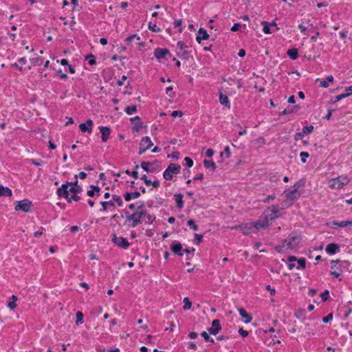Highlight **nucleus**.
<instances>
[{
	"instance_id": "obj_1",
	"label": "nucleus",
	"mask_w": 352,
	"mask_h": 352,
	"mask_svg": "<svg viewBox=\"0 0 352 352\" xmlns=\"http://www.w3.org/2000/svg\"><path fill=\"white\" fill-rule=\"evenodd\" d=\"M126 217V223L127 226L131 228H135L139 223L142 222L144 215H146V210L143 202L138 206V210L131 214L128 211L124 212Z\"/></svg>"
},
{
	"instance_id": "obj_2",
	"label": "nucleus",
	"mask_w": 352,
	"mask_h": 352,
	"mask_svg": "<svg viewBox=\"0 0 352 352\" xmlns=\"http://www.w3.org/2000/svg\"><path fill=\"white\" fill-rule=\"evenodd\" d=\"M301 238L297 233H291L287 239L275 248L276 250L278 252H283L285 250H292L297 247L299 244Z\"/></svg>"
},
{
	"instance_id": "obj_3",
	"label": "nucleus",
	"mask_w": 352,
	"mask_h": 352,
	"mask_svg": "<svg viewBox=\"0 0 352 352\" xmlns=\"http://www.w3.org/2000/svg\"><path fill=\"white\" fill-rule=\"evenodd\" d=\"M72 182H67L65 184H63L60 188L57 189L56 194L59 197L65 198L67 202L72 203V201H78L80 199V197L78 195V194H74L70 196L68 187L72 184Z\"/></svg>"
},
{
	"instance_id": "obj_4",
	"label": "nucleus",
	"mask_w": 352,
	"mask_h": 352,
	"mask_svg": "<svg viewBox=\"0 0 352 352\" xmlns=\"http://www.w3.org/2000/svg\"><path fill=\"white\" fill-rule=\"evenodd\" d=\"M267 227V221H261V219L255 221L243 224L239 226L242 232L248 235L252 232H256L261 228H265Z\"/></svg>"
},
{
	"instance_id": "obj_5",
	"label": "nucleus",
	"mask_w": 352,
	"mask_h": 352,
	"mask_svg": "<svg viewBox=\"0 0 352 352\" xmlns=\"http://www.w3.org/2000/svg\"><path fill=\"white\" fill-rule=\"evenodd\" d=\"M331 274L334 278L339 277L343 272L344 270H349V267L350 266L351 263L348 261H340L338 259L337 260H332L331 261Z\"/></svg>"
},
{
	"instance_id": "obj_6",
	"label": "nucleus",
	"mask_w": 352,
	"mask_h": 352,
	"mask_svg": "<svg viewBox=\"0 0 352 352\" xmlns=\"http://www.w3.org/2000/svg\"><path fill=\"white\" fill-rule=\"evenodd\" d=\"M181 166L179 164L170 163L163 173V177L166 180H171L173 175L180 173Z\"/></svg>"
},
{
	"instance_id": "obj_7",
	"label": "nucleus",
	"mask_w": 352,
	"mask_h": 352,
	"mask_svg": "<svg viewBox=\"0 0 352 352\" xmlns=\"http://www.w3.org/2000/svg\"><path fill=\"white\" fill-rule=\"evenodd\" d=\"M278 206H272L271 208H269L264 212V219H261V221H267V227L268 226V221H273L278 217L277 214L278 213Z\"/></svg>"
},
{
	"instance_id": "obj_8",
	"label": "nucleus",
	"mask_w": 352,
	"mask_h": 352,
	"mask_svg": "<svg viewBox=\"0 0 352 352\" xmlns=\"http://www.w3.org/2000/svg\"><path fill=\"white\" fill-rule=\"evenodd\" d=\"M160 162L158 160L153 162H142L141 163L142 168L148 173H155L160 168Z\"/></svg>"
},
{
	"instance_id": "obj_9",
	"label": "nucleus",
	"mask_w": 352,
	"mask_h": 352,
	"mask_svg": "<svg viewBox=\"0 0 352 352\" xmlns=\"http://www.w3.org/2000/svg\"><path fill=\"white\" fill-rule=\"evenodd\" d=\"M32 206V202L28 199L22 201H19L14 207L16 211H23L24 212H29Z\"/></svg>"
},
{
	"instance_id": "obj_10",
	"label": "nucleus",
	"mask_w": 352,
	"mask_h": 352,
	"mask_svg": "<svg viewBox=\"0 0 352 352\" xmlns=\"http://www.w3.org/2000/svg\"><path fill=\"white\" fill-rule=\"evenodd\" d=\"M348 183L349 179L346 177L339 176L337 178L332 179L330 187L335 189H340Z\"/></svg>"
},
{
	"instance_id": "obj_11",
	"label": "nucleus",
	"mask_w": 352,
	"mask_h": 352,
	"mask_svg": "<svg viewBox=\"0 0 352 352\" xmlns=\"http://www.w3.org/2000/svg\"><path fill=\"white\" fill-rule=\"evenodd\" d=\"M112 241L118 247L123 249H126L129 246V243L126 238L117 236L116 234L113 235Z\"/></svg>"
},
{
	"instance_id": "obj_12",
	"label": "nucleus",
	"mask_w": 352,
	"mask_h": 352,
	"mask_svg": "<svg viewBox=\"0 0 352 352\" xmlns=\"http://www.w3.org/2000/svg\"><path fill=\"white\" fill-rule=\"evenodd\" d=\"M300 186V182H298L294 185V189L286 193V197L288 199L295 200L300 196V192L298 190V188Z\"/></svg>"
},
{
	"instance_id": "obj_13",
	"label": "nucleus",
	"mask_w": 352,
	"mask_h": 352,
	"mask_svg": "<svg viewBox=\"0 0 352 352\" xmlns=\"http://www.w3.org/2000/svg\"><path fill=\"white\" fill-rule=\"evenodd\" d=\"M167 55H169L170 56L169 50L166 48L157 47L154 51V56L159 60L162 58L167 60Z\"/></svg>"
},
{
	"instance_id": "obj_14",
	"label": "nucleus",
	"mask_w": 352,
	"mask_h": 352,
	"mask_svg": "<svg viewBox=\"0 0 352 352\" xmlns=\"http://www.w3.org/2000/svg\"><path fill=\"white\" fill-rule=\"evenodd\" d=\"M170 250L175 254L179 256H182L184 254V249L182 248V245L177 241H174L172 242L170 245Z\"/></svg>"
},
{
	"instance_id": "obj_15",
	"label": "nucleus",
	"mask_w": 352,
	"mask_h": 352,
	"mask_svg": "<svg viewBox=\"0 0 352 352\" xmlns=\"http://www.w3.org/2000/svg\"><path fill=\"white\" fill-rule=\"evenodd\" d=\"M221 329L220 321L217 319L214 320L212 322V327L208 329L209 333L217 335Z\"/></svg>"
},
{
	"instance_id": "obj_16",
	"label": "nucleus",
	"mask_w": 352,
	"mask_h": 352,
	"mask_svg": "<svg viewBox=\"0 0 352 352\" xmlns=\"http://www.w3.org/2000/svg\"><path fill=\"white\" fill-rule=\"evenodd\" d=\"M93 121L91 119H88L85 123L83 122L79 125V129L83 133H91L92 131L91 126H93Z\"/></svg>"
},
{
	"instance_id": "obj_17",
	"label": "nucleus",
	"mask_w": 352,
	"mask_h": 352,
	"mask_svg": "<svg viewBox=\"0 0 352 352\" xmlns=\"http://www.w3.org/2000/svg\"><path fill=\"white\" fill-rule=\"evenodd\" d=\"M208 38L209 34L207 31L204 28H200L196 36L197 41L200 43L202 40H207Z\"/></svg>"
},
{
	"instance_id": "obj_18",
	"label": "nucleus",
	"mask_w": 352,
	"mask_h": 352,
	"mask_svg": "<svg viewBox=\"0 0 352 352\" xmlns=\"http://www.w3.org/2000/svg\"><path fill=\"white\" fill-rule=\"evenodd\" d=\"M78 179H76L74 182H72V184L68 187L69 192L74 194H78L82 191V188L78 184Z\"/></svg>"
},
{
	"instance_id": "obj_19",
	"label": "nucleus",
	"mask_w": 352,
	"mask_h": 352,
	"mask_svg": "<svg viewBox=\"0 0 352 352\" xmlns=\"http://www.w3.org/2000/svg\"><path fill=\"white\" fill-rule=\"evenodd\" d=\"M327 253L329 254H334L340 250V245L337 243H329L325 249Z\"/></svg>"
},
{
	"instance_id": "obj_20",
	"label": "nucleus",
	"mask_w": 352,
	"mask_h": 352,
	"mask_svg": "<svg viewBox=\"0 0 352 352\" xmlns=\"http://www.w3.org/2000/svg\"><path fill=\"white\" fill-rule=\"evenodd\" d=\"M331 226L333 228H344L347 226L352 227V221H332Z\"/></svg>"
},
{
	"instance_id": "obj_21",
	"label": "nucleus",
	"mask_w": 352,
	"mask_h": 352,
	"mask_svg": "<svg viewBox=\"0 0 352 352\" xmlns=\"http://www.w3.org/2000/svg\"><path fill=\"white\" fill-rule=\"evenodd\" d=\"M238 311H239V313L240 316L243 318L245 319L244 323L248 324V323L251 322V321L252 320V317L251 316V315L248 314L244 309L240 308V309H238Z\"/></svg>"
},
{
	"instance_id": "obj_22",
	"label": "nucleus",
	"mask_w": 352,
	"mask_h": 352,
	"mask_svg": "<svg viewBox=\"0 0 352 352\" xmlns=\"http://www.w3.org/2000/svg\"><path fill=\"white\" fill-rule=\"evenodd\" d=\"M130 120L132 123H134L135 121H137V123H135L133 127V130L135 131H139L142 128L143 123L140 121V118L139 116L131 118Z\"/></svg>"
},
{
	"instance_id": "obj_23",
	"label": "nucleus",
	"mask_w": 352,
	"mask_h": 352,
	"mask_svg": "<svg viewBox=\"0 0 352 352\" xmlns=\"http://www.w3.org/2000/svg\"><path fill=\"white\" fill-rule=\"evenodd\" d=\"M100 131L102 133V142H107V139L109 138V136L111 133L110 128L107 126H100Z\"/></svg>"
},
{
	"instance_id": "obj_24",
	"label": "nucleus",
	"mask_w": 352,
	"mask_h": 352,
	"mask_svg": "<svg viewBox=\"0 0 352 352\" xmlns=\"http://www.w3.org/2000/svg\"><path fill=\"white\" fill-rule=\"evenodd\" d=\"M174 199L178 208L182 209L184 207L183 195L177 193L174 195Z\"/></svg>"
},
{
	"instance_id": "obj_25",
	"label": "nucleus",
	"mask_w": 352,
	"mask_h": 352,
	"mask_svg": "<svg viewBox=\"0 0 352 352\" xmlns=\"http://www.w3.org/2000/svg\"><path fill=\"white\" fill-rule=\"evenodd\" d=\"M351 95H352L351 93H344V94L338 95V96H335L334 98H332L329 100V104H334V103L341 100L342 99H344L345 98L350 96Z\"/></svg>"
},
{
	"instance_id": "obj_26",
	"label": "nucleus",
	"mask_w": 352,
	"mask_h": 352,
	"mask_svg": "<svg viewBox=\"0 0 352 352\" xmlns=\"http://www.w3.org/2000/svg\"><path fill=\"white\" fill-rule=\"evenodd\" d=\"M12 195V190L8 187L0 186V197L6 196L11 197Z\"/></svg>"
},
{
	"instance_id": "obj_27",
	"label": "nucleus",
	"mask_w": 352,
	"mask_h": 352,
	"mask_svg": "<svg viewBox=\"0 0 352 352\" xmlns=\"http://www.w3.org/2000/svg\"><path fill=\"white\" fill-rule=\"evenodd\" d=\"M140 196V192L135 191L133 192H126L124 195V199L126 201H129L131 199H137Z\"/></svg>"
},
{
	"instance_id": "obj_28",
	"label": "nucleus",
	"mask_w": 352,
	"mask_h": 352,
	"mask_svg": "<svg viewBox=\"0 0 352 352\" xmlns=\"http://www.w3.org/2000/svg\"><path fill=\"white\" fill-rule=\"evenodd\" d=\"M219 101L222 105H224L225 107L228 108L230 107V102L228 100V98L227 97V96L223 94L222 93H220L219 94Z\"/></svg>"
},
{
	"instance_id": "obj_29",
	"label": "nucleus",
	"mask_w": 352,
	"mask_h": 352,
	"mask_svg": "<svg viewBox=\"0 0 352 352\" xmlns=\"http://www.w3.org/2000/svg\"><path fill=\"white\" fill-rule=\"evenodd\" d=\"M140 146H148L149 149L153 146V142L148 136H145L142 138Z\"/></svg>"
},
{
	"instance_id": "obj_30",
	"label": "nucleus",
	"mask_w": 352,
	"mask_h": 352,
	"mask_svg": "<svg viewBox=\"0 0 352 352\" xmlns=\"http://www.w3.org/2000/svg\"><path fill=\"white\" fill-rule=\"evenodd\" d=\"M298 50L296 48H292L287 50V54L292 60H296L298 58Z\"/></svg>"
},
{
	"instance_id": "obj_31",
	"label": "nucleus",
	"mask_w": 352,
	"mask_h": 352,
	"mask_svg": "<svg viewBox=\"0 0 352 352\" xmlns=\"http://www.w3.org/2000/svg\"><path fill=\"white\" fill-rule=\"evenodd\" d=\"M204 165L206 168H210L212 171H214L216 168L215 163L212 160H206L204 161Z\"/></svg>"
},
{
	"instance_id": "obj_32",
	"label": "nucleus",
	"mask_w": 352,
	"mask_h": 352,
	"mask_svg": "<svg viewBox=\"0 0 352 352\" xmlns=\"http://www.w3.org/2000/svg\"><path fill=\"white\" fill-rule=\"evenodd\" d=\"M155 217L151 214H147L146 212V215H144V219L142 221H144L145 223H152L155 220Z\"/></svg>"
},
{
	"instance_id": "obj_33",
	"label": "nucleus",
	"mask_w": 352,
	"mask_h": 352,
	"mask_svg": "<svg viewBox=\"0 0 352 352\" xmlns=\"http://www.w3.org/2000/svg\"><path fill=\"white\" fill-rule=\"evenodd\" d=\"M124 111L128 115H132L133 113H134L137 111V107L135 105L127 106L125 108Z\"/></svg>"
},
{
	"instance_id": "obj_34",
	"label": "nucleus",
	"mask_w": 352,
	"mask_h": 352,
	"mask_svg": "<svg viewBox=\"0 0 352 352\" xmlns=\"http://www.w3.org/2000/svg\"><path fill=\"white\" fill-rule=\"evenodd\" d=\"M100 204H101L102 207L101 210H103V211L107 210V206H113V207L115 206V204H114L113 201H111V200L107 201H102Z\"/></svg>"
},
{
	"instance_id": "obj_35",
	"label": "nucleus",
	"mask_w": 352,
	"mask_h": 352,
	"mask_svg": "<svg viewBox=\"0 0 352 352\" xmlns=\"http://www.w3.org/2000/svg\"><path fill=\"white\" fill-rule=\"evenodd\" d=\"M140 39V36H138V35L136 34H132L129 36H128L126 38V42L127 43V44H131L135 40L137 41H139Z\"/></svg>"
},
{
	"instance_id": "obj_36",
	"label": "nucleus",
	"mask_w": 352,
	"mask_h": 352,
	"mask_svg": "<svg viewBox=\"0 0 352 352\" xmlns=\"http://www.w3.org/2000/svg\"><path fill=\"white\" fill-rule=\"evenodd\" d=\"M298 109H299V107H298L297 106L292 107L290 109H285L284 111H283L281 112V115H286V114L292 113L294 111H298Z\"/></svg>"
},
{
	"instance_id": "obj_37",
	"label": "nucleus",
	"mask_w": 352,
	"mask_h": 352,
	"mask_svg": "<svg viewBox=\"0 0 352 352\" xmlns=\"http://www.w3.org/2000/svg\"><path fill=\"white\" fill-rule=\"evenodd\" d=\"M314 130L312 125L305 126L302 128V133L305 135L310 133Z\"/></svg>"
},
{
	"instance_id": "obj_38",
	"label": "nucleus",
	"mask_w": 352,
	"mask_h": 352,
	"mask_svg": "<svg viewBox=\"0 0 352 352\" xmlns=\"http://www.w3.org/2000/svg\"><path fill=\"white\" fill-rule=\"evenodd\" d=\"M184 310H188L191 308L192 303L190 301L188 298L186 297L184 298Z\"/></svg>"
},
{
	"instance_id": "obj_39",
	"label": "nucleus",
	"mask_w": 352,
	"mask_h": 352,
	"mask_svg": "<svg viewBox=\"0 0 352 352\" xmlns=\"http://www.w3.org/2000/svg\"><path fill=\"white\" fill-rule=\"evenodd\" d=\"M298 266L297 267V269L302 268L304 269L306 266V261L304 258H300L297 260Z\"/></svg>"
},
{
	"instance_id": "obj_40",
	"label": "nucleus",
	"mask_w": 352,
	"mask_h": 352,
	"mask_svg": "<svg viewBox=\"0 0 352 352\" xmlns=\"http://www.w3.org/2000/svg\"><path fill=\"white\" fill-rule=\"evenodd\" d=\"M112 198L113 201H115L119 206H122L123 205V201L120 196L117 195H113Z\"/></svg>"
},
{
	"instance_id": "obj_41",
	"label": "nucleus",
	"mask_w": 352,
	"mask_h": 352,
	"mask_svg": "<svg viewBox=\"0 0 352 352\" xmlns=\"http://www.w3.org/2000/svg\"><path fill=\"white\" fill-rule=\"evenodd\" d=\"M201 336L204 338V340L206 341V342H214V339L210 338V336L208 335V333H207L206 331H203L201 333Z\"/></svg>"
},
{
	"instance_id": "obj_42",
	"label": "nucleus",
	"mask_w": 352,
	"mask_h": 352,
	"mask_svg": "<svg viewBox=\"0 0 352 352\" xmlns=\"http://www.w3.org/2000/svg\"><path fill=\"white\" fill-rule=\"evenodd\" d=\"M187 225L190 226L193 230H197L198 226L195 223V221L192 219H190L187 221Z\"/></svg>"
},
{
	"instance_id": "obj_43",
	"label": "nucleus",
	"mask_w": 352,
	"mask_h": 352,
	"mask_svg": "<svg viewBox=\"0 0 352 352\" xmlns=\"http://www.w3.org/2000/svg\"><path fill=\"white\" fill-rule=\"evenodd\" d=\"M263 23L265 24V25L263 28V31L265 34H270V33H272L274 32V31H271L270 26L269 23H265V22H263Z\"/></svg>"
},
{
	"instance_id": "obj_44",
	"label": "nucleus",
	"mask_w": 352,
	"mask_h": 352,
	"mask_svg": "<svg viewBox=\"0 0 352 352\" xmlns=\"http://www.w3.org/2000/svg\"><path fill=\"white\" fill-rule=\"evenodd\" d=\"M76 323L77 324H78L79 322L80 323H82L83 322L82 320H83L84 316H83V314L82 312L78 311L76 313Z\"/></svg>"
},
{
	"instance_id": "obj_45",
	"label": "nucleus",
	"mask_w": 352,
	"mask_h": 352,
	"mask_svg": "<svg viewBox=\"0 0 352 352\" xmlns=\"http://www.w3.org/2000/svg\"><path fill=\"white\" fill-rule=\"evenodd\" d=\"M86 59L88 60V63L91 65H94L96 64V59L94 55L90 54L86 57Z\"/></svg>"
},
{
	"instance_id": "obj_46",
	"label": "nucleus",
	"mask_w": 352,
	"mask_h": 352,
	"mask_svg": "<svg viewBox=\"0 0 352 352\" xmlns=\"http://www.w3.org/2000/svg\"><path fill=\"white\" fill-rule=\"evenodd\" d=\"M309 156L307 152H301L300 153V157H301V162L302 163H305L307 162V158Z\"/></svg>"
},
{
	"instance_id": "obj_47",
	"label": "nucleus",
	"mask_w": 352,
	"mask_h": 352,
	"mask_svg": "<svg viewBox=\"0 0 352 352\" xmlns=\"http://www.w3.org/2000/svg\"><path fill=\"white\" fill-rule=\"evenodd\" d=\"M320 296L322 298V300L323 302L327 301L329 298V293L328 290H325L324 292H322L320 294Z\"/></svg>"
},
{
	"instance_id": "obj_48",
	"label": "nucleus",
	"mask_w": 352,
	"mask_h": 352,
	"mask_svg": "<svg viewBox=\"0 0 352 352\" xmlns=\"http://www.w3.org/2000/svg\"><path fill=\"white\" fill-rule=\"evenodd\" d=\"M30 161L31 164H32L36 166H42L44 164V162L41 160H36L31 159Z\"/></svg>"
},
{
	"instance_id": "obj_49",
	"label": "nucleus",
	"mask_w": 352,
	"mask_h": 352,
	"mask_svg": "<svg viewBox=\"0 0 352 352\" xmlns=\"http://www.w3.org/2000/svg\"><path fill=\"white\" fill-rule=\"evenodd\" d=\"M125 173L127 174V175H131L133 178L135 179H138V173L137 170H133V171H130L129 170H126L125 171Z\"/></svg>"
},
{
	"instance_id": "obj_50",
	"label": "nucleus",
	"mask_w": 352,
	"mask_h": 352,
	"mask_svg": "<svg viewBox=\"0 0 352 352\" xmlns=\"http://www.w3.org/2000/svg\"><path fill=\"white\" fill-rule=\"evenodd\" d=\"M184 161L186 162V166L188 167V168H190L193 165V161L189 157H186L184 158Z\"/></svg>"
},
{
	"instance_id": "obj_51",
	"label": "nucleus",
	"mask_w": 352,
	"mask_h": 352,
	"mask_svg": "<svg viewBox=\"0 0 352 352\" xmlns=\"http://www.w3.org/2000/svg\"><path fill=\"white\" fill-rule=\"evenodd\" d=\"M333 319V314L330 313L327 316L324 317L322 318V322L324 323H328L329 321H331Z\"/></svg>"
},
{
	"instance_id": "obj_52",
	"label": "nucleus",
	"mask_w": 352,
	"mask_h": 352,
	"mask_svg": "<svg viewBox=\"0 0 352 352\" xmlns=\"http://www.w3.org/2000/svg\"><path fill=\"white\" fill-rule=\"evenodd\" d=\"M182 116L183 113L181 111H173L171 113V116L173 118L182 117Z\"/></svg>"
},
{
	"instance_id": "obj_53",
	"label": "nucleus",
	"mask_w": 352,
	"mask_h": 352,
	"mask_svg": "<svg viewBox=\"0 0 352 352\" xmlns=\"http://www.w3.org/2000/svg\"><path fill=\"white\" fill-rule=\"evenodd\" d=\"M195 242L198 244L202 241L203 236L196 233L195 234Z\"/></svg>"
},
{
	"instance_id": "obj_54",
	"label": "nucleus",
	"mask_w": 352,
	"mask_h": 352,
	"mask_svg": "<svg viewBox=\"0 0 352 352\" xmlns=\"http://www.w3.org/2000/svg\"><path fill=\"white\" fill-rule=\"evenodd\" d=\"M148 149V146H140V145L139 155L143 154Z\"/></svg>"
},
{
	"instance_id": "obj_55",
	"label": "nucleus",
	"mask_w": 352,
	"mask_h": 352,
	"mask_svg": "<svg viewBox=\"0 0 352 352\" xmlns=\"http://www.w3.org/2000/svg\"><path fill=\"white\" fill-rule=\"evenodd\" d=\"M90 188H92L93 190H94V192H95L96 195L99 196V195H100L99 192L100 191V188L98 186L92 185L90 186Z\"/></svg>"
},
{
	"instance_id": "obj_56",
	"label": "nucleus",
	"mask_w": 352,
	"mask_h": 352,
	"mask_svg": "<svg viewBox=\"0 0 352 352\" xmlns=\"http://www.w3.org/2000/svg\"><path fill=\"white\" fill-rule=\"evenodd\" d=\"M239 333L243 338L247 337L248 336V331L243 329L242 328L239 329Z\"/></svg>"
},
{
	"instance_id": "obj_57",
	"label": "nucleus",
	"mask_w": 352,
	"mask_h": 352,
	"mask_svg": "<svg viewBox=\"0 0 352 352\" xmlns=\"http://www.w3.org/2000/svg\"><path fill=\"white\" fill-rule=\"evenodd\" d=\"M17 305L14 301H10L8 303V307L11 309H14L16 307Z\"/></svg>"
},
{
	"instance_id": "obj_58",
	"label": "nucleus",
	"mask_w": 352,
	"mask_h": 352,
	"mask_svg": "<svg viewBox=\"0 0 352 352\" xmlns=\"http://www.w3.org/2000/svg\"><path fill=\"white\" fill-rule=\"evenodd\" d=\"M241 27V25L240 23H234L233 26L231 28V31L236 32L239 30V28Z\"/></svg>"
},
{
	"instance_id": "obj_59",
	"label": "nucleus",
	"mask_w": 352,
	"mask_h": 352,
	"mask_svg": "<svg viewBox=\"0 0 352 352\" xmlns=\"http://www.w3.org/2000/svg\"><path fill=\"white\" fill-rule=\"evenodd\" d=\"M78 177L81 179H84L86 178L87 177V174L85 173V172H80L78 175H75V178L76 179H77Z\"/></svg>"
},
{
	"instance_id": "obj_60",
	"label": "nucleus",
	"mask_w": 352,
	"mask_h": 352,
	"mask_svg": "<svg viewBox=\"0 0 352 352\" xmlns=\"http://www.w3.org/2000/svg\"><path fill=\"white\" fill-rule=\"evenodd\" d=\"M57 74H58V76L62 78V79H67V75L65 73H63L62 70L61 69H58L57 71Z\"/></svg>"
},
{
	"instance_id": "obj_61",
	"label": "nucleus",
	"mask_w": 352,
	"mask_h": 352,
	"mask_svg": "<svg viewBox=\"0 0 352 352\" xmlns=\"http://www.w3.org/2000/svg\"><path fill=\"white\" fill-rule=\"evenodd\" d=\"M214 155V151L212 148H208L206 151V156L207 157H211Z\"/></svg>"
},
{
	"instance_id": "obj_62",
	"label": "nucleus",
	"mask_w": 352,
	"mask_h": 352,
	"mask_svg": "<svg viewBox=\"0 0 352 352\" xmlns=\"http://www.w3.org/2000/svg\"><path fill=\"white\" fill-rule=\"evenodd\" d=\"M304 136V134L302 132L296 133L294 135V139L296 140H299L302 139V138Z\"/></svg>"
},
{
	"instance_id": "obj_63",
	"label": "nucleus",
	"mask_w": 352,
	"mask_h": 352,
	"mask_svg": "<svg viewBox=\"0 0 352 352\" xmlns=\"http://www.w3.org/2000/svg\"><path fill=\"white\" fill-rule=\"evenodd\" d=\"M177 46L180 50H184L186 47V46L182 41H178L177 43Z\"/></svg>"
},
{
	"instance_id": "obj_64",
	"label": "nucleus",
	"mask_w": 352,
	"mask_h": 352,
	"mask_svg": "<svg viewBox=\"0 0 352 352\" xmlns=\"http://www.w3.org/2000/svg\"><path fill=\"white\" fill-rule=\"evenodd\" d=\"M224 152L226 155V157L229 158L231 155V153H230L229 146H226V148H224Z\"/></svg>"
}]
</instances>
